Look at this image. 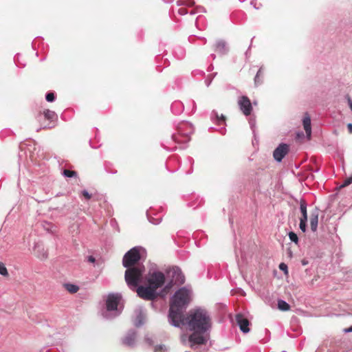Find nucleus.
<instances>
[{
    "label": "nucleus",
    "mask_w": 352,
    "mask_h": 352,
    "mask_svg": "<svg viewBox=\"0 0 352 352\" xmlns=\"http://www.w3.org/2000/svg\"><path fill=\"white\" fill-rule=\"evenodd\" d=\"M287 311L290 309V306L289 305V304H287Z\"/></svg>",
    "instance_id": "47"
},
{
    "label": "nucleus",
    "mask_w": 352,
    "mask_h": 352,
    "mask_svg": "<svg viewBox=\"0 0 352 352\" xmlns=\"http://www.w3.org/2000/svg\"><path fill=\"white\" fill-rule=\"evenodd\" d=\"M306 139L307 137L306 135L302 131H298L296 134V140L298 142L301 143L303 142V140Z\"/></svg>",
    "instance_id": "25"
},
{
    "label": "nucleus",
    "mask_w": 352,
    "mask_h": 352,
    "mask_svg": "<svg viewBox=\"0 0 352 352\" xmlns=\"http://www.w3.org/2000/svg\"><path fill=\"white\" fill-rule=\"evenodd\" d=\"M82 195L87 199H89L91 197V195L86 190H84L82 191Z\"/></svg>",
    "instance_id": "35"
},
{
    "label": "nucleus",
    "mask_w": 352,
    "mask_h": 352,
    "mask_svg": "<svg viewBox=\"0 0 352 352\" xmlns=\"http://www.w3.org/2000/svg\"><path fill=\"white\" fill-rule=\"evenodd\" d=\"M43 114L45 118L49 120H54L56 118L55 112L49 109L44 111Z\"/></svg>",
    "instance_id": "23"
},
{
    "label": "nucleus",
    "mask_w": 352,
    "mask_h": 352,
    "mask_svg": "<svg viewBox=\"0 0 352 352\" xmlns=\"http://www.w3.org/2000/svg\"><path fill=\"white\" fill-rule=\"evenodd\" d=\"M288 236H289V239L292 242H294L296 244H298V237L297 234L295 232H289L288 233Z\"/></svg>",
    "instance_id": "27"
},
{
    "label": "nucleus",
    "mask_w": 352,
    "mask_h": 352,
    "mask_svg": "<svg viewBox=\"0 0 352 352\" xmlns=\"http://www.w3.org/2000/svg\"><path fill=\"white\" fill-rule=\"evenodd\" d=\"M206 10H205V8L204 7H201V6H197L195 9L190 10L189 12V14H191V15H194L197 13H201V12H205Z\"/></svg>",
    "instance_id": "26"
},
{
    "label": "nucleus",
    "mask_w": 352,
    "mask_h": 352,
    "mask_svg": "<svg viewBox=\"0 0 352 352\" xmlns=\"http://www.w3.org/2000/svg\"><path fill=\"white\" fill-rule=\"evenodd\" d=\"M122 296L120 294H109L105 300V307L102 309V316L106 319H112L118 316L122 309L118 307Z\"/></svg>",
    "instance_id": "4"
},
{
    "label": "nucleus",
    "mask_w": 352,
    "mask_h": 352,
    "mask_svg": "<svg viewBox=\"0 0 352 352\" xmlns=\"http://www.w3.org/2000/svg\"><path fill=\"white\" fill-rule=\"evenodd\" d=\"M192 292L186 287L177 290L171 297L168 313V322L174 327H179L184 313L191 301Z\"/></svg>",
    "instance_id": "2"
},
{
    "label": "nucleus",
    "mask_w": 352,
    "mask_h": 352,
    "mask_svg": "<svg viewBox=\"0 0 352 352\" xmlns=\"http://www.w3.org/2000/svg\"><path fill=\"white\" fill-rule=\"evenodd\" d=\"M344 333H351V332H352V325L350 327H349V328L344 329Z\"/></svg>",
    "instance_id": "40"
},
{
    "label": "nucleus",
    "mask_w": 352,
    "mask_h": 352,
    "mask_svg": "<svg viewBox=\"0 0 352 352\" xmlns=\"http://www.w3.org/2000/svg\"><path fill=\"white\" fill-rule=\"evenodd\" d=\"M278 308L281 311H286V301L279 300L278 302Z\"/></svg>",
    "instance_id": "31"
},
{
    "label": "nucleus",
    "mask_w": 352,
    "mask_h": 352,
    "mask_svg": "<svg viewBox=\"0 0 352 352\" xmlns=\"http://www.w3.org/2000/svg\"><path fill=\"white\" fill-rule=\"evenodd\" d=\"M193 131V126L190 123L183 122L177 126V133L172 135V139L178 144L187 143L190 140V135Z\"/></svg>",
    "instance_id": "5"
},
{
    "label": "nucleus",
    "mask_w": 352,
    "mask_h": 352,
    "mask_svg": "<svg viewBox=\"0 0 352 352\" xmlns=\"http://www.w3.org/2000/svg\"><path fill=\"white\" fill-rule=\"evenodd\" d=\"M307 204L304 199H300L299 201V209L301 213V217H300V223L299 228L302 232H305L307 231Z\"/></svg>",
    "instance_id": "9"
},
{
    "label": "nucleus",
    "mask_w": 352,
    "mask_h": 352,
    "mask_svg": "<svg viewBox=\"0 0 352 352\" xmlns=\"http://www.w3.org/2000/svg\"><path fill=\"white\" fill-rule=\"evenodd\" d=\"M225 131V129L224 128H222V131H221V133H223Z\"/></svg>",
    "instance_id": "46"
},
{
    "label": "nucleus",
    "mask_w": 352,
    "mask_h": 352,
    "mask_svg": "<svg viewBox=\"0 0 352 352\" xmlns=\"http://www.w3.org/2000/svg\"><path fill=\"white\" fill-rule=\"evenodd\" d=\"M289 166H290V164H287V169L288 170L289 169Z\"/></svg>",
    "instance_id": "51"
},
{
    "label": "nucleus",
    "mask_w": 352,
    "mask_h": 352,
    "mask_svg": "<svg viewBox=\"0 0 352 352\" xmlns=\"http://www.w3.org/2000/svg\"><path fill=\"white\" fill-rule=\"evenodd\" d=\"M45 99L47 102H54L55 100V95L52 92H49L45 96Z\"/></svg>",
    "instance_id": "32"
},
{
    "label": "nucleus",
    "mask_w": 352,
    "mask_h": 352,
    "mask_svg": "<svg viewBox=\"0 0 352 352\" xmlns=\"http://www.w3.org/2000/svg\"><path fill=\"white\" fill-rule=\"evenodd\" d=\"M287 152L289 151V146L288 145H287Z\"/></svg>",
    "instance_id": "50"
},
{
    "label": "nucleus",
    "mask_w": 352,
    "mask_h": 352,
    "mask_svg": "<svg viewBox=\"0 0 352 352\" xmlns=\"http://www.w3.org/2000/svg\"><path fill=\"white\" fill-rule=\"evenodd\" d=\"M211 56L213 57V58H215V55H214V54H211Z\"/></svg>",
    "instance_id": "49"
},
{
    "label": "nucleus",
    "mask_w": 352,
    "mask_h": 352,
    "mask_svg": "<svg viewBox=\"0 0 352 352\" xmlns=\"http://www.w3.org/2000/svg\"><path fill=\"white\" fill-rule=\"evenodd\" d=\"M239 106L240 109L243 113L245 116L250 115L252 107L250 100L247 96H243L239 98L238 101Z\"/></svg>",
    "instance_id": "10"
},
{
    "label": "nucleus",
    "mask_w": 352,
    "mask_h": 352,
    "mask_svg": "<svg viewBox=\"0 0 352 352\" xmlns=\"http://www.w3.org/2000/svg\"><path fill=\"white\" fill-rule=\"evenodd\" d=\"M135 312H136V317H135V319L134 320L133 323H134L135 326L138 327L142 326L144 324V316L143 311L140 308L136 309Z\"/></svg>",
    "instance_id": "18"
},
{
    "label": "nucleus",
    "mask_w": 352,
    "mask_h": 352,
    "mask_svg": "<svg viewBox=\"0 0 352 352\" xmlns=\"http://www.w3.org/2000/svg\"><path fill=\"white\" fill-rule=\"evenodd\" d=\"M307 263H308V261H305V260H302V265H307Z\"/></svg>",
    "instance_id": "43"
},
{
    "label": "nucleus",
    "mask_w": 352,
    "mask_h": 352,
    "mask_svg": "<svg viewBox=\"0 0 352 352\" xmlns=\"http://www.w3.org/2000/svg\"><path fill=\"white\" fill-rule=\"evenodd\" d=\"M188 336H188L186 334H184L181 336V342H182L183 344L188 345Z\"/></svg>",
    "instance_id": "33"
},
{
    "label": "nucleus",
    "mask_w": 352,
    "mask_h": 352,
    "mask_svg": "<svg viewBox=\"0 0 352 352\" xmlns=\"http://www.w3.org/2000/svg\"><path fill=\"white\" fill-rule=\"evenodd\" d=\"M135 289L138 296L144 300H153L157 297L156 290L148 285L147 286H137ZM132 289L134 290V289Z\"/></svg>",
    "instance_id": "8"
},
{
    "label": "nucleus",
    "mask_w": 352,
    "mask_h": 352,
    "mask_svg": "<svg viewBox=\"0 0 352 352\" xmlns=\"http://www.w3.org/2000/svg\"><path fill=\"white\" fill-rule=\"evenodd\" d=\"M0 274L4 276L8 275V272L5 265L1 262H0Z\"/></svg>",
    "instance_id": "30"
},
{
    "label": "nucleus",
    "mask_w": 352,
    "mask_h": 352,
    "mask_svg": "<svg viewBox=\"0 0 352 352\" xmlns=\"http://www.w3.org/2000/svg\"><path fill=\"white\" fill-rule=\"evenodd\" d=\"M302 124L306 133L307 140H310L311 136V118L308 113H305L302 119Z\"/></svg>",
    "instance_id": "16"
},
{
    "label": "nucleus",
    "mask_w": 352,
    "mask_h": 352,
    "mask_svg": "<svg viewBox=\"0 0 352 352\" xmlns=\"http://www.w3.org/2000/svg\"><path fill=\"white\" fill-rule=\"evenodd\" d=\"M347 129H348L349 133H352V124L351 123H349L347 124Z\"/></svg>",
    "instance_id": "41"
},
{
    "label": "nucleus",
    "mask_w": 352,
    "mask_h": 352,
    "mask_svg": "<svg viewBox=\"0 0 352 352\" xmlns=\"http://www.w3.org/2000/svg\"><path fill=\"white\" fill-rule=\"evenodd\" d=\"M286 155V143H281L274 151L273 157L277 162H281L283 157Z\"/></svg>",
    "instance_id": "15"
},
{
    "label": "nucleus",
    "mask_w": 352,
    "mask_h": 352,
    "mask_svg": "<svg viewBox=\"0 0 352 352\" xmlns=\"http://www.w3.org/2000/svg\"><path fill=\"white\" fill-rule=\"evenodd\" d=\"M172 281L175 284L182 285L185 282V277L179 267H173L171 270Z\"/></svg>",
    "instance_id": "13"
},
{
    "label": "nucleus",
    "mask_w": 352,
    "mask_h": 352,
    "mask_svg": "<svg viewBox=\"0 0 352 352\" xmlns=\"http://www.w3.org/2000/svg\"><path fill=\"white\" fill-rule=\"evenodd\" d=\"M87 261L89 263H94L96 261V259L93 256H89L87 258Z\"/></svg>",
    "instance_id": "38"
},
{
    "label": "nucleus",
    "mask_w": 352,
    "mask_h": 352,
    "mask_svg": "<svg viewBox=\"0 0 352 352\" xmlns=\"http://www.w3.org/2000/svg\"><path fill=\"white\" fill-rule=\"evenodd\" d=\"M184 110V105L179 101H175L171 104V111L173 113L180 114Z\"/></svg>",
    "instance_id": "20"
},
{
    "label": "nucleus",
    "mask_w": 352,
    "mask_h": 352,
    "mask_svg": "<svg viewBox=\"0 0 352 352\" xmlns=\"http://www.w3.org/2000/svg\"><path fill=\"white\" fill-rule=\"evenodd\" d=\"M211 119L215 124L218 125H224L226 124L225 116L222 114L219 116L217 112H216L215 111H213L212 112Z\"/></svg>",
    "instance_id": "17"
},
{
    "label": "nucleus",
    "mask_w": 352,
    "mask_h": 352,
    "mask_svg": "<svg viewBox=\"0 0 352 352\" xmlns=\"http://www.w3.org/2000/svg\"><path fill=\"white\" fill-rule=\"evenodd\" d=\"M346 98H347L349 106L352 111V100L351 99V98L349 96H347Z\"/></svg>",
    "instance_id": "39"
},
{
    "label": "nucleus",
    "mask_w": 352,
    "mask_h": 352,
    "mask_svg": "<svg viewBox=\"0 0 352 352\" xmlns=\"http://www.w3.org/2000/svg\"><path fill=\"white\" fill-rule=\"evenodd\" d=\"M63 175L67 177H76L77 175V173L74 170L65 169L63 170Z\"/></svg>",
    "instance_id": "28"
},
{
    "label": "nucleus",
    "mask_w": 352,
    "mask_h": 352,
    "mask_svg": "<svg viewBox=\"0 0 352 352\" xmlns=\"http://www.w3.org/2000/svg\"><path fill=\"white\" fill-rule=\"evenodd\" d=\"M137 332L135 330H129L122 339V343L127 346H133L135 343Z\"/></svg>",
    "instance_id": "11"
},
{
    "label": "nucleus",
    "mask_w": 352,
    "mask_h": 352,
    "mask_svg": "<svg viewBox=\"0 0 352 352\" xmlns=\"http://www.w3.org/2000/svg\"><path fill=\"white\" fill-rule=\"evenodd\" d=\"M140 247H134L128 251L124 256L122 264L127 270L125 271L124 278L130 289H135L141 282L144 267L135 264L140 259Z\"/></svg>",
    "instance_id": "1"
},
{
    "label": "nucleus",
    "mask_w": 352,
    "mask_h": 352,
    "mask_svg": "<svg viewBox=\"0 0 352 352\" xmlns=\"http://www.w3.org/2000/svg\"><path fill=\"white\" fill-rule=\"evenodd\" d=\"M320 210L316 207L310 214V227L312 232H315L318 229V217H319Z\"/></svg>",
    "instance_id": "12"
},
{
    "label": "nucleus",
    "mask_w": 352,
    "mask_h": 352,
    "mask_svg": "<svg viewBox=\"0 0 352 352\" xmlns=\"http://www.w3.org/2000/svg\"><path fill=\"white\" fill-rule=\"evenodd\" d=\"M250 127H251V129H252V131H253V133H254V135H255V131H255V129H254V126H255V122H254V120H250Z\"/></svg>",
    "instance_id": "37"
},
{
    "label": "nucleus",
    "mask_w": 352,
    "mask_h": 352,
    "mask_svg": "<svg viewBox=\"0 0 352 352\" xmlns=\"http://www.w3.org/2000/svg\"><path fill=\"white\" fill-rule=\"evenodd\" d=\"M255 1L256 0H253L252 2H251V4L254 6V7L256 8V9H258V8L255 5Z\"/></svg>",
    "instance_id": "42"
},
{
    "label": "nucleus",
    "mask_w": 352,
    "mask_h": 352,
    "mask_svg": "<svg viewBox=\"0 0 352 352\" xmlns=\"http://www.w3.org/2000/svg\"><path fill=\"white\" fill-rule=\"evenodd\" d=\"M165 2H170L171 0H164Z\"/></svg>",
    "instance_id": "48"
},
{
    "label": "nucleus",
    "mask_w": 352,
    "mask_h": 352,
    "mask_svg": "<svg viewBox=\"0 0 352 352\" xmlns=\"http://www.w3.org/2000/svg\"><path fill=\"white\" fill-rule=\"evenodd\" d=\"M64 287L71 294H75L79 289L78 286L72 283H66L64 285Z\"/></svg>",
    "instance_id": "21"
},
{
    "label": "nucleus",
    "mask_w": 352,
    "mask_h": 352,
    "mask_svg": "<svg viewBox=\"0 0 352 352\" xmlns=\"http://www.w3.org/2000/svg\"><path fill=\"white\" fill-rule=\"evenodd\" d=\"M263 76V67H261L256 73V75L254 78L255 85H259L262 82V78Z\"/></svg>",
    "instance_id": "24"
},
{
    "label": "nucleus",
    "mask_w": 352,
    "mask_h": 352,
    "mask_svg": "<svg viewBox=\"0 0 352 352\" xmlns=\"http://www.w3.org/2000/svg\"><path fill=\"white\" fill-rule=\"evenodd\" d=\"M146 280L148 285L153 287V289L157 290L164 285L165 276L159 271L150 272L147 276Z\"/></svg>",
    "instance_id": "6"
},
{
    "label": "nucleus",
    "mask_w": 352,
    "mask_h": 352,
    "mask_svg": "<svg viewBox=\"0 0 352 352\" xmlns=\"http://www.w3.org/2000/svg\"><path fill=\"white\" fill-rule=\"evenodd\" d=\"M287 256H289V257H292V252H291V251H288V250H287Z\"/></svg>",
    "instance_id": "45"
},
{
    "label": "nucleus",
    "mask_w": 352,
    "mask_h": 352,
    "mask_svg": "<svg viewBox=\"0 0 352 352\" xmlns=\"http://www.w3.org/2000/svg\"><path fill=\"white\" fill-rule=\"evenodd\" d=\"M236 320L242 332L246 333L250 331V329L248 327L250 322L246 318L241 314H237L236 316Z\"/></svg>",
    "instance_id": "14"
},
{
    "label": "nucleus",
    "mask_w": 352,
    "mask_h": 352,
    "mask_svg": "<svg viewBox=\"0 0 352 352\" xmlns=\"http://www.w3.org/2000/svg\"><path fill=\"white\" fill-rule=\"evenodd\" d=\"M167 351H168V348L164 344H160V345L156 346L155 347V350H154V352H167Z\"/></svg>",
    "instance_id": "29"
},
{
    "label": "nucleus",
    "mask_w": 352,
    "mask_h": 352,
    "mask_svg": "<svg viewBox=\"0 0 352 352\" xmlns=\"http://www.w3.org/2000/svg\"><path fill=\"white\" fill-rule=\"evenodd\" d=\"M184 325H186L190 331L207 333L212 327L211 317L204 309L199 307L191 309L186 317L184 316L182 318L178 327Z\"/></svg>",
    "instance_id": "3"
},
{
    "label": "nucleus",
    "mask_w": 352,
    "mask_h": 352,
    "mask_svg": "<svg viewBox=\"0 0 352 352\" xmlns=\"http://www.w3.org/2000/svg\"><path fill=\"white\" fill-rule=\"evenodd\" d=\"M177 12L180 15H185L188 13L187 9L185 7L179 8Z\"/></svg>",
    "instance_id": "34"
},
{
    "label": "nucleus",
    "mask_w": 352,
    "mask_h": 352,
    "mask_svg": "<svg viewBox=\"0 0 352 352\" xmlns=\"http://www.w3.org/2000/svg\"><path fill=\"white\" fill-rule=\"evenodd\" d=\"M214 50L221 54H225L228 52V47L226 46V43L223 41H219L215 44V48Z\"/></svg>",
    "instance_id": "19"
},
{
    "label": "nucleus",
    "mask_w": 352,
    "mask_h": 352,
    "mask_svg": "<svg viewBox=\"0 0 352 352\" xmlns=\"http://www.w3.org/2000/svg\"><path fill=\"white\" fill-rule=\"evenodd\" d=\"M177 5L178 6L191 7L195 5V1L194 0H178L177 1Z\"/></svg>",
    "instance_id": "22"
},
{
    "label": "nucleus",
    "mask_w": 352,
    "mask_h": 352,
    "mask_svg": "<svg viewBox=\"0 0 352 352\" xmlns=\"http://www.w3.org/2000/svg\"><path fill=\"white\" fill-rule=\"evenodd\" d=\"M211 80H206V85L208 87L210 85Z\"/></svg>",
    "instance_id": "44"
},
{
    "label": "nucleus",
    "mask_w": 352,
    "mask_h": 352,
    "mask_svg": "<svg viewBox=\"0 0 352 352\" xmlns=\"http://www.w3.org/2000/svg\"><path fill=\"white\" fill-rule=\"evenodd\" d=\"M279 268L280 270H282L286 274V263H281L279 265Z\"/></svg>",
    "instance_id": "36"
},
{
    "label": "nucleus",
    "mask_w": 352,
    "mask_h": 352,
    "mask_svg": "<svg viewBox=\"0 0 352 352\" xmlns=\"http://www.w3.org/2000/svg\"><path fill=\"white\" fill-rule=\"evenodd\" d=\"M193 333L188 336V343L190 348L195 349L197 346L205 344L208 341L206 333L192 331Z\"/></svg>",
    "instance_id": "7"
}]
</instances>
